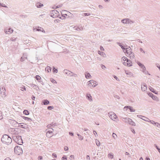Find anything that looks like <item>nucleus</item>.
I'll return each instance as SVG.
<instances>
[{
  "instance_id": "obj_1",
  "label": "nucleus",
  "mask_w": 160,
  "mask_h": 160,
  "mask_svg": "<svg viewBox=\"0 0 160 160\" xmlns=\"http://www.w3.org/2000/svg\"><path fill=\"white\" fill-rule=\"evenodd\" d=\"M1 141L3 143L9 144L12 142V139L8 135L4 134L2 136L1 138Z\"/></svg>"
},
{
  "instance_id": "obj_2",
  "label": "nucleus",
  "mask_w": 160,
  "mask_h": 160,
  "mask_svg": "<svg viewBox=\"0 0 160 160\" xmlns=\"http://www.w3.org/2000/svg\"><path fill=\"white\" fill-rule=\"evenodd\" d=\"M121 22L123 24H129L131 25L134 23V21L131 20L128 18H126L122 19Z\"/></svg>"
},
{
  "instance_id": "obj_3",
  "label": "nucleus",
  "mask_w": 160,
  "mask_h": 160,
  "mask_svg": "<svg viewBox=\"0 0 160 160\" xmlns=\"http://www.w3.org/2000/svg\"><path fill=\"white\" fill-rule=\"evenodd\" d=\"M14 152L15 153L18 155L23 153L22 149L19 146L15 147L14 148Z\"/></svg>"
},
{
  "instance_id": "obj_4",
  "label": "nucleus",
  "mask_w": 160,
  "mask_h": 160,
  "mask_svg": "<svg viewBox=\"0 0 160 160\" xmlns=\"http://www.w3.org/2000/svg\"><path fill=\"white\" fill-rule=\"evenodd\" d=\"M59 14L58 12L56 10H53L51 12L50 16L54 18L58 17L59 16Z\"/></svg>"
},
{
  "instance_id": "obj_5",
  "label": "nucleus",
  "mask_w": 160,
  "mask_h": 160,
  "mask_svg": "<svg viewBox=\"0 0 160 160\" xmlns=\"http://www.w3.org/2000/svg\"><path fill=\"white\" fill-rule=\"evenodd\" d=\"M0 93L2 97H5L6 96V90L5 88L2 87L0 88Z\"/></svg>"
},
{
  "instance_id": "obj_6",
  "label": "nucleus",
  "mask_w": 160,
  "mask_h": 160,
  "mask_svg": "<svg viewBox=\"0 0 160 160\" xmlns=\"http://www.w3.org/2000/svg\"><path fill=\"white\" fill-rule=\"evenodd\" d=\"M109 115L110 118L112 120L115 121V120L117 118V117L116 116V114L112 112H111L110 113H109Z\"/></svg>"
},
{
  "instance_id": "obj_7",
  "label": "nucleus",
  "mask_w": 160,
  "mask_h": 160,
  "mask_svg": "<svg viewBox=\"0 0 160 160\" xmlns=\"http://www.w3.org/2000/svg\"><path fill=\"white\" fill-rule=\"evenodd\" d=\"M132 50L130 47H129L127 48H125V50H124L123 52L125 53H126L127 54H130V53H132L131 52Z\"/></svg>"
},
{
  "instance_id": "obj_8",
  "label": "nucleus",
  "mask_w": 160,
  "mask_h": 160,
  "mask_svg": "<svg viewBox=\"0 0 160 160\" xmlns=\"http://www.w3.org/2000/svg\"><path fill=\"white\" fill-rule=\"evenodd\" d=\"M63 72L64 73L67 74L68 76H73V75H72L73 73L67 69L64 70Z\"/></svg>"
},
{
  "instance_id": "obj_9",
  "label": "nucleus",
  "mask_w": 160,
  "mask_h": 160,
  "mask_svg": "<svg viewBox=\"0 0 160 160\" xmlns=\"http://www.w3.org/2000/svg\"><path fill=\"white\" fill-rule=\"evenodd\" d=\"M18 141H17V143L19 145H22V144L23 143V141L22 139L21 136H18Z\"/></svg>"
},
{
  "instance_id": "obj_10",
  "label": "nucleus",
  "mask_w": 160,
  "mask_h": 160,
  "mask_svg": "<svg viewBox=\"0 0 160 160\" xmlns=\"http://www.w3.org/2000/svg\"><path fill=\"white\" fill-rule=\"evenodd\" d=\"M127 122L129 124L132 126H135L136 125L135 123L133 122L130 118H128L127 119Z\"/></svg>"
},
{
  "instance_id": "obj_11",
  "label": "nucleus",
  "mask_w": 160,
  "mask_h": 160,
  "mask_svg": "<svg viewBox=\"0 0 160 160\" xmlns=\"http://www.w3.org/2000/svg\"><path fill=\"white\" fill-rule=\"evenodd\" d=\"M141 89L143 91H145L147 89V86L145 83H143L142 84Z\"/></svg>"
},
{
  "instance_id": "obj_12",
  "label": "nucleus",
  "mask_w": 160,
  "mask_h": 160,
  "mask_svg": "<svg viewBox=\"0 0 160 160\" xmlns=\"http://www.w3.org/2000/svg\"><path fill=\"white\" fill-rule=\"evenodd\" d=\"M124 108L129 109L131 112H134L135 111V109L133 108L131 106H126Z\"/></svg>"
},
{
  "instance_id": "obj_13",
  "label": "nucleus",
  "mask_w": 160,
  "mask_h": 160,
  "mask_svg": "<svg viewBox=\"0 0 160 160\" xmlns=\"http://www.w3.org/2000/svg\"><path fill=\"white\" fill-rule=\"evenodd\" d=\"M122 62L123 65H124L125 66H132V63L131 61H130V62H127V61H126V62L125 61Z\"/></svg>"
},
{
  "instance_id": "obj_14",
  "label": "nucleus",
  "mask_w": 160,
  "mask_h": 160,
  "mask_svg": "<svg viewBox=\"0 0 160 160\" xmlns=\"http://www.w3.org/2000/svg\"><path fill=\"white\" fill-rule=\"evenodd\" d=\"M27 55L26 53H24L23 56L20 58V61L22 62L25 61L26 59H27Z\"/></svg>"
},
{
  "instance_id": "obj_15",
  "label": "nucleus",
  "mask_w": 160,
  "mask_h": 160,
  "mask_svg": "<svg viewBox=\"0 0 160 160\" xmlns=\"http://www.w3.org/2000/svg\"><path fill=\"white\" fill-rule=\"evenodd\" d=\"M49 103V102L47 99H44L42 102V104L44 105H48Z\"/></svg>"
},
{
  "instance_id": "obj_16",
  "label": "nucleus",
  "mask_w": 160,
  "mask_h": 160,
  "mask_svg": "<svg viewBox=\"0 0 160 160\" xmlns=\"http://www.w3.org/2000/svg\"><path fill=\"white\" fill-rule=\"evenodd\" d=\"M149 89L151 92H153V93H155L156 94H158V92L155 90V89L153 88H152L151 87L149 86Z\"/></svg>"
},
{
  "instance_id": "obj_17",
  "label": "nucleus",
  "mask_w": 160,
  "mask_h": 160,
  "mask_svg": "<svg viewBox=\"0 0 160 160\" xmlns=\"http://www.w3.org/2000/svg\"><path fill=\"white\" fill-rule=\"evenodd\" d=\"M130 60L128 59V58L125 57H123L121 59L122 62L127 61V62H130Z\"/></svg>"
},
{
  "instance_id": "obj_18",
  "label": "nucleus",
  "mask_w": 160,
  "mask_h": 160,
  "mask_svg": "<svg viewBox=\"0 0 160 160\" xmlns=\"http://www.w3.org/2000/svg\"><path fill=\"white\" fill-rule=\"evenodd\" d=\"M90 82H91L92 86L93 87H96L98 85L97 82L93 80H90Z\"/></svg>"
},
{
  "instance_id": "obj_19",
  "label": "nucleus",
  "mask_w": 160,
  "mask_h": 160,
  "mask_svg": "<svg viewBox=\"0 0 160 160\" xmlns=\"http://www.w3.org/2000/svg\"><path fill=\"white\" fill-rule=\"evenodd\" d=\"M74 28H74L75 30H82L83 29V27L81 25H79L78 26H76Z\"/></svg>"
},
{
  "instance_id": "obj_20",
  "label": "nucleus",
  "mask_w": 160,
  "mask_h": 160,
  "mask_svg": "<svg viewBox=\"0 0 160 160\" xmlns=\"http://www.w3.org/2000/svg\"><path fill=\"white\" fill-rule=\"evenodd\" d=\"M41 29H42V30H43V29L41 27H40L39 26H34L33 27V30H41Z\"/></svg>"
},
{
  "instance_id": "obj_21",
  "label": "nucleus",
  "mask_w": 160,
  "mask_h": 160,
  "mask_svg": "<svg viewBox=\"0 0 160 160\" xmlns=\"http://www.w3.org/2000/svg\"><path fill=\"white\" fill-rule=\"evenodd\" d=\"M86 97L87 98L88 100H89L90 101H92V97L90 94H87L86 95Z\"/></svg>"
},
{
  "instance_id": "obj_22",
  "label": "nucleus",
  "mask_w": 160,
  "mask_h": 160,
  "mask_svg": "<svg viewBox=\"0 0 160 160\" xmlns=\"http://www.w3.org/2000/svg\"><path fill=\"white\" fill-rule=\"evenodd\" d=\"M98 53L102 56L104 57H106V55H105V53L103 52H101L100 51H98Z\"/></svg>"
},
{
  "instance_id": "obj_23",
  "label": "nucleus",
  "mask_w": 160,
  "mask_h": 160,
  "mask_svg": "<svg viewBox=\"0 0 160 160\" xmlns=\"http://www.w3.org/2000/svg\"><path fill=\"white\" fill-rule=\"evenodd\" d=\"M22 125H21L20 126H19V127H20L21 128H24V129H27L28 128V125H26V124H24V123H22Z\"/></svg>"
},
{
  "instance_id": "obj_24",
  "label": "nucleus",
  "mask_w": 160,
  "mask_h": 160,
  "mask_svg": "<svg viewBox=\"0 0 160 160\" xmlns=\"http://www.w3.org/2000/svg\"><path fill=\"white\" fill-rule=\"evenodd\" d=\"M85 77L86 78L88 79L91 77V76L90 74L88 72H86L85 73Z\"/></svg>"
},
{
  "instance_id": "obj_25",
  "label": "nucleus",
  "mask_w": 160,
  "mask_h": 160,
  "mask_svg": "<svg viewBox=\"0 0 160 160\" xmlns=\"http://www.w3.org/2000/svg\"><path fill=\"white\" fill-rule=\"evenodd\" d=\"M142 71L145 74H148V71L146 70V68L144 66L142 68Z\"/></svg>"
},
{
  "instance_id": "obj_26",
  "label": "nucleus",
  "mask_w": 160,
  "mask_h": 160,
  "mask_svg": "<svg viewBox=\"0 0 160 160\" xmlns=\"http://www.w3.org/2000/svg\"><path fill=\"white\" fill-rule=\"evenodd\" d=\"M36 6L38 8H40L42 6H43V4H41V3L38 2L37 3Z\"/></svg>"
},
{
  "instance_id": "obj_27",
  "label": "nucleus",
  "mask_w": 160,
  "mask_h": 160,
  "mask_svg": "<svg viewBox=\"0 0 160 160\" xmlns=\"http://www.w3.org/2000/svg\"><path fill=\"white\" fill-rule=\"evenodd\" d=\"M18 136H13V137L12 138L13 140V141H14L16 142H17V141H18Z\"/></svg>"
},
{
  "instance_id": "obj_28",
  "label": "nucleus",
  "mask_w": 160,
  "mask_h": 160,
  "mask_svg": "<svg viewBox=\"0 0 160 160\" xmlns=\"http://www.w3.org/2000/svg\"><path fill=\"white\" fill-rule=\"evenodd\" d=\"M128 55L129 56V58L131 59H132L134 58V54L133 53H130V54H128L126 55L127 56H128Z\"/></svg>"
},
{
  "instance_id": "obj_29",
  "label": "nucleus",
  "mask_w": 160,
  "mask_h": 160,
  "mask_svg": "<svg viewBox=\"0 0 160 160\" xmlns=\"http://www.w3.org/2000/svg\"><path fill=\"white\" fill-rule=\"evenodd\" d=\"M46 71H47L48 72H50L51 71V68L49 66H47L45 68Z\"/></svg>"
},
{
  "instance_id": "obj_30",
  "label": "nucleus",
  "mask_w": 160,
  "mask_h": 160,
  "mask_svg": "<svg viewBox=\"0 0 160 160\" xmlns=\"http://www.w3.org/2000/svg\"><path fill=\"white\" fill-rule=\"evenodd\" d=\"M53 131V130L52 128H51L50 130L48 131L46 133V136L48 135V134H52Z\"/></svg>"
},
{
  "instance_id": "obj_31",
  "label": "nucleus",
  "mask_w": 160,
  "mask_h": 160,
  "mask_svg": "<svg viewBox=\"0 0 160 160\" xmlns=\"http://www.w3.org/2000/svg\"><path fill=\"white\" fill-rule=\"evenodd\" d=\"M35 78L37 80H38V81L41 82L40 80V79H41V78L39 75H36L35 76Z\"/></svg>"
},
{
  "instance_id": "obj_32",
  "label": "nucleus",
  "mask_w": 160,
  "mask_h": 160,
  "mask_svg": "<svg viewBox=\"0 0 160 160\" xmlns=\"http://www.w3.org/2000/svg\"><path fill=\"white\" fill-rule=\"evenodd\" d=\"M142 119L145 121H147L148 122H149V119L148 118L145 117H143V118H142Z\"/></svg>"
},
{
  "instance_id": "obj_33",
  "label": "nucleus",
  "mask_w": 160,
  "mask_h": 160,
  "mask_svg": "<svg viewBox=\"0 0 160 160\" xmlns=\"http://www.w3.org/2000/svg\"><path fill=\"white\" fill-rule=\"evenodd\" d=\"M22 118L24 120H27L28 121L31 120V118L28 117H25L24 116H22Z\"/></svg>"
},
{
  "instance_id": "obj_34",
  "label": "nucleus",
  "mask_w": 160,
  "mask_h": 160,
  "mask_svg": "<svg viewBox=\"0 0 160 160\" xmlns=\"http://www.w3.org/2000/svg\"><path fill=\"white\" fill-rule=\"evenodd\" d=\"M152 98L155 100H156L157 101H159L158 98L156 96H155L154 95L152 97Z\"/></svg>"
},
{
  "instance_id": "obj_35",
  "label": "nucleus",
  "mask_w": 160,
  "mask_h": 160,
  "mask_svg": "<svg viewBox=\"0 0 160 160\" xmlns=\"http://www.w3.org/2000/svg\"><path fill=\"white\" fill-rule=\"evenodd\" d=\"M23 113L27 115H28L29 114V112L26 110H25L23 111Z\"/></svg>"
},
{
  "instance_id": "obj_36",
  "label": "nucleus",
  "mask_w": 160,
  "mask_h": 160,
  "mask_svg": "<svg viewBox=\"0 0 160 160\" xmlns=\"http://www.w3.org/2000/svg\"><path fill=\"white\" fill-rule=\"evenodd\" d=\"M125 72L126 74L127 75H129L130 76H132V73L131 72H129L126 71V70L125 71Z\"/></svg>"
},
{
  "instance_id": "obj_37",
  "label": "nucleus",
  "mask_w": 160,
  "mask_h": 160,
  "mask_svg": "<svg viewBox=\"0 0 160 160\" xmlns=\"http://www.w3.org/2000/svg\"><path fill=\"white\" fill-rule=\"evenodd\" d=\"M13 31H4L5 33L7 34H9L12 33Z\"/></svg>"
},
{
  "instance_id": "obj_38",
  "label": "nucleus",
  "mask_w": 160,
  "mask_h": 160,
  "mask_svg": "<svg viewBox=\"0 0 160 160\" xmlns=\"http://www.w3.org/2000/svg\"><path fill=\"white\" fill-rule=\"evenodd\" d=\"M137 64L141 68H143V67L144 66V65L143 64L139 62H137Z\"/></svg>"
},
{
  "instance_id": "obj_39",
  "label": "nucleus",
  "mask_w": 160,
  "mask_h": 160,
  "mask_svg": "<svg viewBox=\"0 0 160 160\" xmlns=\"http://www.w3.org/2000/svg\"><path fill=\"white\" fill-rule=\"evenodd\" d=\"M96 145L98 146H99L100 145V143L99 141L97 139L96 140Z\"/></svg>"
},
{
  "instance_id": "obj_40",
  "label": "nucleus",
  "mask_w": 160,
  "mask_h": 160,
  "mask_svg": "<svg viewBox=\"0 0 160 160\" xmlns=\"http://www.w3.org/2000/svg\"><path fill=\"white\" fill-rule=\"evenodd\" d=\"M52 72L53 73H57L58 72V70L57 69L55 68V67H53Z\"/></svg>"
},
{
  "instance_id": "obj_41",
  "label": "nucleus",
  "mask_w": 160,
  "mask_h": 160,
  "mask_svg": "<svg viewBox=\"0 0 160 160\" xmlns=\"http://www.w3.org/2000/svg\"><path fill=\"white\" fill-rule=\"evenodd\" d=\"M108 156V157L112 159L113 158V155L111 153H109Z\"/></svg>"
},
{
  "instance_id": "obj_42",
  "label": "nucleus",
  "mask_w": 160,
  "mask_h": 160,
  "mask_svg": "<svg viewBox=\"0 0 160 160\" xmlns=\"http://www.w3.org/2000/svg\"><path fill=\"white\" fill-rule=\"evenodd\" d=\"M47 108L49 110H51L53 108V107L52 106H49Z\"/></svg>"
},
{
  "instance_id": "obj_43",
  "label": "nucleus",
  "mask_w": 160,
  "mask_h": 160,
  "mask_svg": "<svg viewBox=\"0 0 160 160\" xmlns=\"http://www.w3.org/2000/svg\"><path fill=\"white\" fill-rule=\"evenodd\" d=\"M69 159L71 160H73L74 159V156L72 155H71L70 156Z\"/></svg>"
},
{
  "instance_id": "obj_44",
  "label": "nucleus",
  "mask_w": 160,
  "mask_h": 160,
  "mask_svg": "<svg viewBox=\"0 0 160 160\" xmlns=\"http://www.w3.org/2000/svg\"><path fill=\"white\" fill-rule=\"evenodd\" d=\"M148 95L151 97L152 98V97L154 95L151 92H149L148 93Z\"/></svg>"
},
{
  "instance_id": "obj_45",
  "label": "nucleus",
  "mask_w": 160,
  "mask_h": 160,
  "mask_svg": "<svg viewBox=\"0 0 160 160\" xmlns=\"http://www.w3.org/2000/svg\"><path fill=\"white\" fill-rule=\"evenodd\" d=\"M62 160H67V158L66 156H63V157L62 158Z\"/></svg>"
},
{
  "instance_id": "obj_46",
  "label": "nucleus",
  "mask_w": 160,
  "mask_h": 160,
  "mask_svg": "<svg viewBox=\"0 0 160 160\" xmlns=\"http://www.w3.org/2000/svg\"><path fill=\"white\" fill-rule=\"evenodd\" d=\"M75 27L76 26H70V27L69 28V29H73L74 30H75L74 28H74V27Z\"/></svg>"
},
{
  "instance_id": "obj_47",
  "label": "nucleus",
  "mask_w": 160,
  "mask_h": 160,
  "mask_svg": "<svg viewBox=\"0 0 160 160\" xmlns=\"http://www.w3.org/2000/svg\"><path fill=\"white\" fill-rule=\"evenodd\" d=\"M113 77L116 79L118 81H119V80L118 79V78L116 76L113 75Z\"/></svg>"
},
{
  "instance_id": "obj_48",
  "label": "nucleus",
  "mask_w": 160,
  "mask_h": 160,
  "mask_svg": "<svg viewBox=\"0 0 160 160\" xmlns=\"http://www.w3.org/2000/svg\"><path fill=\"white\" fill-rule=\"evenodd\" d=\"M90 15V13H83V16H88Z\"/></svg>"
},
{
  "instance_id": "obj_49",
  "label": "nucleus",
  "mask_w": 160,
  "mask_h": 160,
  "mask_svg": "<svg viewBox=\"0 0 160 160\" xmlns=\"http://www.w3.org/2000/svg\"><path fill=\"white\" fill-rule=\"evenodd\" d=\"M12 122L15 125L18 124V122L14 120H12Z\"/></svg>"
},
{
  "instance_id": "obj_50",
  "label": "nucleus",
  "mask_w": 160,
  "mask_h": 160,
  "mask_svg": "<svg viewBox=\"0 0 160 160\" xmlns=\"http://www.w3.org/2000/svg\"><path fill=\"white\" fill-rule=\"evenodd\" d=\"M3 118V116L2 115V112L0 111V120H1Z\"/></svg>"
},
{
  "instance_id": "obj_51",
  "label": "nucleus",
  "mask_w": 160,
  "mask_h": 160,
  "mask_svg": "<svg viewBox=\"0 0 160 160\" xmlns=\"http://www.w3.org/2000/svg\"><path fill=\"white\" fill-rule=\"evenodd\" d=\"M101 66L102 68L103 69H105V68H106V67L103 64H101Z\"/></svg>"
},
{
  "instance_id": "obj_52",
  "label": "nucleus",
  "mask_w": 160,
  "mask_h": 160,
  "mask_svg": "<svg viewBox=\"0 0 160 160\" xmlns=\"http://www.w3.org/2000/svg\"><path fill=\"white\" fill-rule=\"evenodd\" d=\"M64 149L65 151H67L68 149V148L67 146H65L64 147Z\"/></svg>"
},
{
  "instance_id": "obj_53",
  "label": "nucleus",
  "mask_w": 160,
  "mask_h": 160,
  "mask_svg": "<svg viewBox=\"0 0 160 160\" xmlns=\"http://www.w3.org/2000/svg\"><path fill=\"white\" fill-rule=\"evenodd\" d=\"M120 47L122 48V49L123 50V51H124V50H125V46H123L122 44L120 45Z\"/></svg>"
},
{
  "instance_id": "obj_54",
  "label": "nucleus",
  "mask_w": 160,
  "mask_h": 160,
  "mask_svg": "<svg viewBox=\"0 0 160 160\" xmlns=\"http://www.w3.org/2000/svg\"><path fill=\"white\" fill-rule=\"evenodd\" d=\"M78 139L81 140H82L83 139V137L82 136L80 135L79 137H78Z\"/></svg>"
},
{
  "instance_id": "obj_55",
  "label": "nucleus",
  "mask_w": 160,
  "mask_h": 160,
  "mask_svg": "<svg viewBox=\"0 0 160 160\" xmlns=\"http://www.w3.org/2000/svg\"><path fill=\"white\" fill-rule=\"evenodd\" d=\"M51 81L53 83H57V82L56 81L53 79H52L51 80Z\"/></svg>"
},
{
  "instance_id": "obj_56",
  "label": "nucleus",
  "mask_w": 160,
  "mask_h": 160,
  "mask_svg": "<svg viewBox=\"0 0 160 160\" xmlns=\"http://www.w3.org/2000/svg\"><path fill=\"white\" fill-rule=\"evenodd\" d=\"M154 146H155V148H156L157 149V150L158 151L159 149H160V148H158V146L156 144H155L154 145Z\"/></svg>"
},
{
  "instance_id": "obj_57",
  "label": "nucleus",
  "mask_w": 160,
  "mask_h": 160,
  "mask_svg": "<svg viewBox=\"0 0 160 160\" xmlns=\"http://www.w3.org/2000/svg\"><path fill=\"white\" fill-rule=\"evenodd\" d=\"M114 96L115 98H117L118 99H119L120 98L117 95H114Z\"/></svg>"
},
{
  "instance_id": "obj_58",
  "label": "nucleus",
  "mask_w": 160,
  "mask_h": 160,
  "mask_svg": "<svg viewBox=\"0 0 160 160\" xmlns=\"http://www.w3.org/2000/svg\"><path fill=\"white\" fill-rule=\"evenodd\" d=\"M112 136L113 138H115V137L116 136H117V135H116V134L113 133L112 134Z\"/></svg>"
},
{
  "instance_id": "obj_59",
  "label": "nucleus",
  "mask_w": 160,
  "mask_h": 160,
  "mask_svg": "<svg viewBox=\"0 0 160 160\" xmlns=\"http://www.w3.org/2000/svg\"><path fill=\"white\" fill-rule=\"evenodd\" d=\"M88 85L89 86H92V83L91 82H90V81L88 82Z\"/></svg>"
},
{
  "instance_id": "obj_60",
  "label": "nucleus",
  "mask_w": 160,
  "mask_h": 160,
  "mask_svg": "<svg viewBox=\"0 0 160 160\" xmlns=\"http://www.w3.org/2000/svg\"><path fill=\"white\" fill-rule=\"evenodd\" d=\"M42 157L41 156H39L38 157V160H42Z\"/></svg>"
},
{
  "instance_id": "obj_61",
  "label": "nucleus",
  "mask_w": 160,
  "mask_h": 160,
  "mask_svg": "<svg viewBox=\"0 0 160 160\" xmlns=\"http://www.w3.org/2000/svg\"><path fill=\"white\" fill-rule=\"evenodd\" d=\"M21 90L22 91H24V90L25 91V90H26V89L25 88V87H23V88H21Z\"/></svg>"
},
{
  "instance_id": "obj_62",
  "label": "nucleus",
  "mask_w": 160,
  "mask_h": 160,
  "mask_svg": "<svg viewBox=\"0 0 160 160\" xmlns=\"http://www.w3.org/2000/svg\"><path fill=\"white\" fill-rule=\"evenodd\" d=\"M149 122H150L153 125L154 124V122H154L153 121L150 120H149Z\"/></svg>"
},
{
  "instance_id": "obj_63",
  "label": "nucleus",
  "mask_w": 160,
  "mask_h": 160,
  "mask_svg": "<svg viewBox=\"0 0 160 160\" xmlns=\"http://www.w3.org/2000/svg\"><path fill=\"white\" fill-rule=\"evenodd\" d=\"M100 49L101 51H104V50L103 47L102 46H101L100 47Z\"/></svg>"
},
{
  "instance_id": "obj_64",
  "label": "nucleus",
  "mask_w": 160,
  "mask_h": 160,
  "mask_svg": "<svg viewBox=\"0 0 160 160\" xmlns=\"http://www.w3.org/2000/svg\"><path fill=\"white\" fill-rule=\"evenodd\" d=\"M140 50L141 52H142L143 53H145V52L143 51V50L142 48H140Z\"/></svg>"
}]
</instances>
